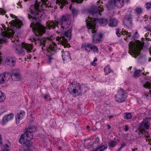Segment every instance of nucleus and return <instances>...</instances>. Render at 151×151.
Listing matches in <instances>:
<instances>
[{
	"label": "nucleus",
	"instance_id": "1",
	"mask_svg": "<svg viewBox=\"0 0 151 151\" xmlns=\"http://www.w3.org/2000/svg\"><path fill=\"white\" fill-rule=\"evenodd\" d=\"M10 16L12 18L15 19L9 22V24L10 26L8 24V22H6V23L7 24L8 27L4 28L5 31L0 34V42H6L7 37L9 35L11 36L12 34L14 33V30H18L23 25L22 22L17 18L15 15L11 14H10Z\"/></svg>",
	"mask_w": 151,
	"mask_h": 151
},
{
	"label": "nucleus",
	"instance_id": "2",
	"mask_svg": "<svg viewBox=\"0 0 151 151\" xmlns=\"http://www.w3.org/2000/svg\"><path fill=\"white\" fill-rule=\"evenodd\" d=\"M71 16L68 14H66L61 16V17L57 21L55 22H51L47 25V28L48 29H53L55 28L56 26L61 30L68 28L70 25L69 20Z\"/></svg>",
	"mask_w": 151,
	"mask_h": 151
},
{
	"label": "nucleus",
	"instance_id": "3",
	"mask_svg": "<svg viewBox=\"0 0 151 151\" xmlns=\"http://www.w3.org/2000/svg\"><path fill=\"white\" fill-rule=\"evenodd\" d=\"M99 2L98 1L97 2V5L93 6L91 7L89 10V13L91 15H89L87 19H91L93 21H96V22L98 21L99 23L101 26H105L109 22L108 20L105 19L101 18L98 19L96 17L100 14V12L103 10V6L101 5H98Z\"/></svg>",
	"mask_w": 151,
	"mask_h": 151
},
{
	"label": "nucleus",
	"instance_id": "4",
	"mask_svg": "<svg viewBox=\"0 0 151 151\" xmlns=\"http://www.w3.org/2000/svg\"><path fill=\"white\" fill-rule=\"evenodd\" d=\"M87 27L89 33L93 34L92 35V42L94 44H97L101 41L103 36L102 33L97 32V28L96 27V21L91 19H86V20Z\"/></svg>",
	"mask_w": 151,
	"mask_h": 151
},
{
	"label": "nucleus",
	"instance_id": "5",
	"mask_svg": "<svg viewBox=\"0 0 151 151\" xmlns=\"http://www.w3.org/2000/svg\"><path fill=\"white\" fill-rule=\"evenodd\" d=\"M47 7V5L46 2H44L41 4V5L39 4L32 6L30 8V14H28V18L35 20L40 19L44 14V10H46L45 8Z\"/></svg>",
	"mask_w": 151,
	"mask_h": 151
},
{
	"label": "nucleus",
	"instance_id": "6",
	"mask_svg": "<svg viewBox=\"0 0 151 151\" xmlns=\"http://www.w3.org/2000/svg\"><path fill=\"white\" fill-rule=\"evenodd\" d=\"M32 31L34 32L36 38H34V40L35 41L38 40L39 41L40 45L45 47V43L47 40L45 38L42 37L40 38L39 37V35L41 36L45 32V28L42 25L40 24L39 22L35 23H34L33 26L32 27Z\"/></svg>",
	"mask_w": 151,
	"mask_h": 151
},
{
	"label": "nucleus",
	"instance_id": "7",
	"mask_svg": "<svg viewBox=\"0 0 151 151\" xmlns=\"http://www.w3.org/2000/svg\"><path fill=\"white\" fill-rule=\"evenodd\" d=\"M14 46L16 52L22 55H24L25 50H26L27 52H30L32 51V48L30 44L24 42L20 44L15 43L14 45Z\"/></svg>",
	"mask_w": 151,
	"mask_h": 151
},
{
	"label": "nucleus",
	"instance_id": "8",
	"mask_svg": "<svg viewBox=\"0 0 151 151\" xmlns=\"http://www.w3.org/2000/svg\"><path fill=\"white\" fill-rule=\"evenodd\" d=\"M71 32V29H70L68 31L62 33L60 37H57L56 39L58 41L57 43L62 44L64 48L68 47L69 45L67 43L68 41L70 39Z\"/></svg>",
	"mask_w": 151,
	"mask_h": 151
},
{
	"label": "nucleus",
	"instance_id": "9",
	"mask_svg": "<svg viewBox=\"0 0 151 151\" xmlns=\"http://www.w3.org/2000/svg\"><path fill=\"white\" fill-rule=\"evenodd\" d=\"M68 89L69 92L73 95L76 94V95L78 96L81 93V85L77 82H73L68 86Z\"/></svg>",
	"mask_w": 151,
	"mask_h": 151
},
{
	"label": "nucleus",
	"instance_id": "10",
	"mask_svg": "<svg viewBox=\"0 0 151 151\" xmlns=\"http://www.w3.org/2000/svg\"><path fill=\"white\" fill-rule=\"evenodd\" d=\"M46 49L47 51V55L48 57V62L50 63L51 60L53 59L52 56L58 50H60V49H58L56 44L54 42H53L52 44L50 45L48 48Z\"/></svg>",
	"mask_w": 151,
	"mask_h": 151
},
{
	"label": "nucleus",
	"instance_id": "11",
	"mask_svg": "<svg viewBox=\"0 0 151 151\" xmlns=\"http://www.w3.org/2000/svg\"><path fill=\"white\" fill-rule=\"evenodd\" d=\"M130 45L132 46V53H130V55H131L132 57H134L136 58L138 56V55L141 52L143 46L141 45L139 46H137L135 44L132 43L131 42L129 43ZM129 47H130V45H129Z\"/></svg>",
	"mask_w": 151,
	"mask_h": 151
},
{
	"label": "nucleus",
	"instance_id": "12",
	"mask_svg": "<svg viewBox=\"0 0 151 151\" xmlns=\"http://www.w3.org/2000/svg\"><path fill=\"white\" fill-rule=\"evenodd\" d=\"M127 96L122 89L118 91V94L115 98V101L121 103L124 101Z\"/></svg>",
	"mask_w": 151,
	"mask_h": 151
},
{
	"label": "nucleus",
	"instance_id": "13",
	"mask_svg": "<svg viewBox=\"0 0 151 151\" xmlns=\"http://www.w3.org/2000/svg\"><path fill=\"white\" fill-rule=\"evenodd\" d=\"M149 128V126L147 123L144 121L141 122L138 128V129L136 130V132L139 134H144V132L145 130H147Z\"/></svg>",
	"mask_w": 151,
	"mask_h": 151
},
{
	"label": "nucleus",
	"instance_id": "14",
	"mask_svg": "<svg viewBox=\"0 0 151 151\" xmlns=\"http://www.w3.org/2000/svg\"><path fill=\"white\" fill-rule=\"evenodd\" d=\"M109 3L111 5L116 6L119 8H121L124 5V0H110Z\"/></svg>",
	"mask_w": 151,
	"mask_h": 151
},
{
	"label": "nucleus",
	"instance_id": "15",
	"mask_svg": "<svg viewBox=\"0 0 151 151\" xmlns=\"http://www.w3.org/2000/svg\"><path fill=\"white\" fill-rule=\"evenodd\" d=\"M21 75L18 70H13L11 75V78L13 81H18L21 79Z\"/></svg>",
	"mask_w": 151,
	"mask_h": 151
},
{
	"label": "nucleus",
	"instance_id": "16",
	"mask_svg": "<svg viewBox=\"0 0 151 151\" xmlns=\"http://www.w3.org/2000/svg\"><path fill=\"white\" fill-rule=\"evenodd\" d=\"M35 127H32L30 128L29 130L25 132V137H27L28 140L30 141L33 139V135L32 132H35Z\"/></svg>",
	"mask_w": 151,
	"mask_h": 151
},
{
	"label": "nucleus",
	"instance_id": "17",
	"mask_svg": "<svg viewBox=\"0 0 151 151\" xmlns=\"http://www.w3.org/2000/svg\"><path fill=\"white\" fill-rule=\"evenodd\" d=\"M6 60L7 63V65L12 67L14 66L16 62V58L14 56L7 57L6 58Z\"/></svg>",
	"mask_w": 151,
	"mask_h": 151
},
{
	"label": "nucleus",
	"instance_id": "18",
	"mask_svg": "<svg viewBox=\"0 0 151 151\" xmlns=\"http://www.w3.org/2000/svg\"><path fill=\"white\" fill-rule=\"evenodd\" d=\"M14 118V115L12 113L7 114L4 115L3 118L2 124H6L9 121L12 120Z\"/></svg>",
	"mask_w": 151,
	"mask_h": 151
},
{
	"label": "nucleus",
	"instance_id": "19",
	"mask_svg": "<svg viewBox=\"0 0 151 151\" xmlns=\"http://www.w3.org/2000/svg\"><path fill=\"white\" fill-rule=\"evenodd\" d=\"M10 76L8 73H4L0 74V84L6 82L9 79Z\"/></svg>",
	"mask_w": 151,
	"mask_h": 151
},
{
	"label": "nucleus",
	"instance_id": "20",
	"mask_svg": "<svg viewBox=\"0 0 151 151\" xmlns=\"http://www.w3.org/2000/svg\"><path fill=\"white\" fill-rule=\"evenodd\" d=\"M62 52V57L63 61H69L71 60V58L70 55L68 51H64V50H62L61 51Z\"/></svg>",
	"mask_w": 151,
	"mask_h": 151
},
{
	"label": "nucleus",
	"instance_id": "21",
	"mask_svg": "<svg viewBox=\"0 0 151 151\" xmlns=\"http://www.w3.org/2000/svg\"><path fill=\"white\" fill-rule=\"evenodd\" d=\"M93 45L89 43H85L81 47L82 49L88 52H89L92 50Z\"/></svg>",
	"mask_w": 151,
	"mask_h": 151
},
{
	"label": "nucleus",
	"instance_id": "22",
	"mask_svg": "<svg viewBox=\"0 0 151 151\" xmlns=\"http://www.w3.org/2000/svg\"><path fill=\"white\" fill-rule=\"evenodd\" d=\"M118 21L114 18H110L108 22L109 25L111 27H115L117 25Z\"/></svg>",
	"mask_w": 151,
	"mask_h": 151
},
{
	"label": "nucleus",
	"instance_id": "23",
	"mask_svg": "<svg viewBox=\"0 0 151 151\" xmlns=\"http://www.w3.org/2000/svg\"><path fill=\"white\" fill-rule=\"evenodd\" d=\"M132 15L130 14L129 15H127L125 17V19L127 22V24L129 27H131L132 25Z\"/></svg>",
	"mask_w": 151,
	"mask_h": 151
},
{
	"label": "nucleus",
	"instance_id": "24",
	"mask_svg": "<svg viewBox=\"0 0 151 151\" xmlns=\"http://www.w3.org/2000/svg\"><path fill=\"white\" fill-rule=\"evenodd\" d=\"M28 141H30L28 140L26 137H25V134H24L21 136V137L19 139V142L20 144L23 145L24 144Z\"/></svg>",
	"mask_w": 151,
	"mask_h": 151
},
{
	"label": "nucleus",
	"instance_id": "25",
	"mask_svg": "<svg viewBox=\"0 0 151 151\" xmlns=\"http://www.w3.org/2000/svg\"><path fill=\"white\" fill-rule=\"evenodd\" d=\"M108 148V146L107 145H100L98 148H96L94 151H104L105 150Z\"/></svg>",
	"mask_w": 151,
	"mask_h": 151
},
{
	"label": "nucleus",
	"instance_id": "26",
	"mask_svg": "<svg viewBox=\"0 0 151 151\" xmlns=\"http://www.w3.org/2000/svg\"><path fill=\"white\" fill-rule=\"evenodd\" d=\"M117 143V142L115 141H113V140L110 141L108 143L109 149L111 150L116 145Z\"/></svg>",
	"mask_w": 151,
	"mask_h": 151
},
{
	"label": "nucleus",
	"instance_id": "27",
	"mask_svg": "<svg viewBox=\"0 0 151 151\" xmlns=\"http://www.w3.org/2000/svg\"><path fill=\"white\" fill-rule=\"evenodd\" d=\"M141 72L142 71L141 70L137 69L134 72V74L133 75V77L135 78L139 77Z\"/></svg>",
	"mask_w": 151,
	"mask_h": 151
},
{
	"label": "nucleus",
	"instance_id": "28",
	"mask_svg": "<svg viewBox=\"0 0 151 151\" xmlns=\"http://www.w3.org/2000/svg\"><path fill=\"white\" fill-rule=\"evenodd\" d=\"M6 99L5 93L0 91V102H3Z\"/></svg>",
	"mask_w": 151,
	"mask_h": 151
},
{
	"label": "nucleus",
	"instance_id": "29",
	"mask_svg": "<svg viewBox=\"0 0 151 151\" xmlns=\"http://www.w3.org/2000/svg\"><path fill=\"white\" fill-rule=\"evenodd\" d=\"M143 86L144 88H149L150 89V88L151 86V81L150 80V81H147L145 84L143 85Z\"/></svg>",
	"mask_w": 151,
	"mask_h": 151
},
{
	"label": "nucleus",
	"instance_id": "30",
	"mask_svg": "<svg viewBox=\"0 0 151 151\" xmlns=\"http://www.w3.org/2000/svg\"><path fill=\"white\" fill-rule=\"evenodd\" d=\"M135 11L137 15H139L142 13V9L141 8H137L135 9Z\"/></svg>",
	"mask_w": 151,
	"mask_h": 151
},
{
	"label": "nucleus",
	"instance_id": "31",
	"mask_svg": "<svg viewBox=\"0 0 151 151\" xmlns=\"http://www.w3.org/2000/svg\"><path fill=\"white\" fill-rule=\"evenodd\" d=\"M28 142L24 146L25 147H26L25 148L29 149L30 148H32L33 146V142H30V141H28Z\"/></svg>",
	"mask_w": 151,
	"mask_h": 151
},
{
	"label": "nucleus",
	"instance_id": "32",
	"mask_svg": "<svg viewBox=\"0 0 151 151\" xmlns=\"http://www.w3.org/2000/svg\"><path fill=\"white\" fill-rule=\"evenodd\" d=\"M109 66V65H107L105 68L104 69V72L105 73V75H107L111 71V70L110 69Z\"/></svg>",
	"mask_w": 151,
	"mask_h": 151
},
{
	"label": "nucleus",
	"instance_id": "33",
	"mask_svg": "<svg viewBox=\"0 0 151 151\" xmlns=\"http://www.w3.org/2000/svg\"><path fill=\"white\" fill-rule=\"evenodd\" d=\"M72 6L71 5H70V10H71L72 11V14L73 16H76L77 15V14L78 11L77 10H76L75 9H72Z\"/></svg>",
	"mask_w": 151,
	"mask_h": 151
},
{
	"label": "nucleus",
	"instance_id": "34",
	"mask_svg": "<svg viewBox=\"0 0 151 151\" xmlns=\"http://www.w3.org/2000/svg\"><path fill=\"white\" fill-rule=\"evenodd\" d=\"M92 50H93L94 52L98 53L99 52V49L97 46L95 45H93L92 46Z\"/></svg>",
	"mask_w": 151,
	"mask_h": 151
},
{
	"label": "nucleus",
	"instance_id": "35",
	"mask_svg": "<svg viewBox=\"0 0 151 151\" xmlns=\"http://www.w3.org/2000/svg\"><path fill=\"white\" fill-rule=\"evenodd\" d=\"M124 118L126 119H129L132 118L131 114L130 113H126L125 114Z\"/></svg>",
	"mask_w": 151,
	"mask_h": 151
},
{
	"label": "nucleus",
	"instance_id": "36",
	"mask_svg": "<svg viewBox=\"0 0 151 151\" xmlns=\"http://www.w3.org/2000/svg\"><path fill=\"white\" fill-rule=\"evenodd\" d=\"M25 148V147H23L21 148V151H33V150L31 149Z\"/></svg>",
	"mask_w": 151,
	"mask_h": 151
},
{
	"label": "nucleus",
	"instance_id": "37",
	"mask_svg": "<svg viewBox=\"0 0 151 151\" xmlns=\"http://www.w3.org/2000/svg\"><path fill=\"white\" fill-rule=\"evenodd\" d=\"M146 8L147 10L150 9L151 8V2L150 3H147L146 4Z\"/></svg>",
	"mask_w": 151,
	"mask_h": 151
},
{
	"label": "nucleus",
	"instance_id": "38",
	"mask_svg": "<svg viewBox=\"0 0 151 151\" xmlns=\"http://www.w3.org/2000/svg\"><path fill=\"white\" fill-rule=\"evenodd\" d=\"M16 117L19 119H22L23 118V116L19 113H18L17 114L16 116Z\"/></svg>",
	"mask_w": 151,
	"mask_h": 151
},
{
	"label": "nucleus",
	"instance_id": "39",
	"mask_svg": "<svg viewBox=\"0 0 151 151\" xmlns=\"http://www.w3.org/2000/svg\"><path fill=\"white\" fill-rule=\"evenodd\" d=\"M120 29H116V34L117 36L119 37H120L121 35V34L120 33Z\"/></svg>",
	"mask_w": 151,
	"mask_h": 151
},
{
	"label": "nucleus",
	"instance_id": "40",
	"mask_svg": "<svg viewBox=\"0 0 151 151\" xmlns=\"http://www.w3.org/2000/svg\"><path fill=\"white\" fill-rule=\"evenodd\" d=\"M129 33L127 32H121V34H122L123 35H125L126 34L127 36V35H128L129 37H130V36H129Z\"/></svg>",
	"mask_w": 151,
	"mask_h": 151
},
{
	"label": "nucleus",
	"instance_id": "41",
	"mask_svg": "<svg viewBox=\"0 0 151 151\" xmlns=\"http://www.w3.org/2000/svg\"><path fill=\"white\" fill-rule=\"evenodd\" d=\"M21 119H19L18 118H17L16 117V122L17 124H18L20 122V121Z\"/></svg>",
	"mask_w": 151,
	"mask_h": 151
},
{
	"label": "nucleus",
	"instance_id": "42",
	"mask_svg": "<svg viewBox=\"0 0 151 151\" xmlns=\"http://www.w3.org/2000/svg\"><path fill=\"white\" fill-rule=\"evenodd\" d=\"M75 1L78 3H81L83 2V0H75Z\"/></svg>",
	"mask_w": 151,
	"mask_h": 151
},
{
	"label": "nucleus",
	"instance_id": "43",
	"mask_svg": "<svg viewBox=\"0 0 151 151\" xmlns=\"http://www.w3.org/2000/svg\"><path fill=\"white\" fill-rule=\"evenodd\" d=\"M19 114L21 115H22L23 116L25 114V111H21V112L19 113Z\"/></svg>",
	"mask_w": 151,
	"mask_h": 151
},
{
	"label": "nucleus",
	"instance_id": "44",
	"mask_svg": "<svg viewBox=\"0 0 151 151\" xmlns=\"http://www.w3.org/2000/svg\"><path fill=\"white\" fill-rule=\"evenodd\" d=\"M126 145V144L124 142H123L121 144V148H122L124 146H125Z\"/></svg>",
	"mask_w": 151,
	"mask_h": 151
},
{
	"label": "nucleus",
	"instance_id": "45",
	"mask_svg": "<svg viewBox=\"0 0 151 151\" xmlns=\"http://www.w3.org/2000/svg\"><path fill=\"white\" fill-rule=\"evenodd\" d=\"M50 97V96L48 94H46L44 97V98L45 99H47L48 97Z\"/></svg>",
	"mask_w": 151,
	"mask_h": 151
},
{
	"label": "nucleus",
	"instance_id": "46",
	"mask_svg": "<svg viewBox=\"0 0 151 151\" xmlns=\"http://www.w3.org/2000/svg\"><path fill=\"white\" fill-rule=\"evenodd\" d=\"M125 128L124 129V131L126 132L127 131L129 130V127L127 125H125Z\"/></svg>",
	"mask_w": 151,
	"mask_h": 151
},
{
	"label": "nucleus",
	"instance_id": "47",
	"mask_svg": "<svg viewBox=\"0 0 151 151\" xmlns=\"http://www.w3.org/2000/svg\"><path fill=\"white\" fill-rule=\"evenodd\" d=\"M144 134H145V136H147L148 134V132L145 131V132H144Z\"/></svg>",
	"mask_w": 151,
	"mask_h": 151
},
{
	"label": "nucleus",
	"instance_id": "48",
	"mask_svg": "<svg viewBox=\"0 0 151 151\" xmlns=\"http://www.w3.org/2000/svg\"><path fill=\"white\" fill-rule=\"evenodd\" d=\"M65 5V4L64 3L61 4V5L60 7V8L61 9H62L63 8V6Z\"/></svg>",
	"mask_w": 151,
	"mask_h": 151
},
{
	"label": "nucleus",
	"instance_id": "49",
	"mask_svg": "<svg viewBox=\"0 0 151 151\" xmlns=\"http://www.w3.org/2000/svg\"><path fill=\"white\" fill-rule=\"evenodd\" d=\"M91 64L94 66H96V64L94 62H92Z\"/></svg>",
	"mask_w": 151,
	"mask_h": 151
},
{
	"label": "nucleus",
	"instance_id": "50",
	"mask_svg": "<svg viewBox=\"0 0 151 151\" xmlns=\"http://www.w3.org/2000/svg\"><path fill=\"white\" fill-rule=\"evenodd\" d=\"M114 116L113 115H110L109 117V119H111L113 118L114 117Z\"/></svg>",
	"mask_w": 151,
	"mask_h": 151
},
{
	"label": "nucleus",
	"instance_id": "51",
	"mask_svg": "<svg viewBox=\"0 0 151 151\" xmlns=\"http://www.w3.org/2000/svg\"><path fill=\"white\" fill-rule=\"evenodd\" d=\"M97 61V58L96 57H95V58H94V59L93 60V62H95L96 61Z\"/></svg>",
	"mask_w": 151,
	"mask_h": 151
},
{
	"label": "nucleus",
	"instance_id": "52",
	"mask_svg": "<svg viewBox=\"0 0 151 151\" xmlns=\"http://www.w3.org/2000/svg\"><path fill=\"white\" fill-rule=\"evenodd\" d=\"M2 142V139L1 137V135L0 134V144H1Z\"/></svg>",
	"mask_w": 151,
	"mask_h": 151
},
{
	"label": "nucleus",
	"instance_id": "53",
	"mask_svg": "<svg viewBox=\"0 0 151 151\" xmlns=\"http://www.w3.org/2000/svg\"><path fill=\"white\" fill-rule=\"evenodd\" d=\"M5 147L6 148H8L9 147V146L7 144H6L5 145Z\"/></svg>",
	"mask_w": 151,
	"mask_h": 151
},
{
	"label": "nucleus",
	"instance_id": "54",
	"mask_svg": "<svg viewBox=\"0 0 151 151\" xmlns=\"http://www.w3.org/2000/svg\"><path fill=\"white\" fill-rule=\"evenodd\" d=\"M107 127L109 129H111V127L108 124V126H107Z\"/></svg>",
	"mask_w": 151,
	"mask_h": 151
},
{
	"label": "nucleus",
	"instance_id": "55",
	"mask_svg": "<svg viewBox=\"0 0 151 151\" xmlns=\"http://www.w3.org/2000/svg\"><path fill=\"white\" fill-rule=\"evenodd\" d=\"M2 151H9V150L7 149H4Z\"/></svg>",
	"mask_w": 151,
	"mask_h": 151
},
{
	"label": "nucleus",
	"instance_id": "56",
	"mask_svg": "<svg viewBox=\"0 0 151 151\" xmlns=\"http://www.w3.org/2000/svg\"><path fill=\"white\" fill-rule=\"evenodd\" d=\"M146 29L148 31H150V29L149 28H146Z\"/></svg>",
	"mask_w": 151,
	"mask_h": 151
},
{
	"label": "nucleus",
	"instance_id": "57",
	"mask_svg": "<svg viewBox=\"0 0 151 151\" xmlns=\"http://www.w3.org/2000/svg\"><path fill=\"white\" fill-rule=\"evenodd\" d=\"M129 1V0H125V1L127 3H128Z\"/></svg>",
	"mask_w": 151,
	"mask_h": 151
},
{
	"label": "nucleus",
	"instance_id": "58",
	"mask_svg": "<svg viewBox=\"0 0 151 151\" xmlns=\"http://www.w3.org/2000/svg\"><path fill=\"white\" fill-rule=\"evenodd\" d=\"M99 137H97L96 138V140L99 141Z\"/></svg>",
	"mask_w": 151,
	"mask_h": 151
},
{
	"label": "nucleus",
	"instance_id": "59",
	"mask_svg": "<svg viewBox=\"0 0 151 151\" xmlns=\"http://www.w3.org/2000/svg\"><path fill=\"white\" fill-rule=\"evenodd\" d=\"M137 148L136 149H132V151H135L136 150H137Z\"/></svg>",
	"mask_w": 151,
	"mask_h": 151
},
{
	"label": "nucleus",
	"instance_id": "60",
	"mask_svg": "<svg viewBox=\"0 0 151 151\" xmlns=\"http://www.w3.org/2000/svg\"><path fill=\"white\" fill-rule=\"evenodd\" d=\"M41 48L42 49V50H46L45 49H44L43 47H42Z\"/></svg>",
	"mask_w": 151,
	"mask_h": 151
},
{
	"label": "nucleus",
	"instance_id": "61",
	"mask_svg": "<svg viewBox=\"0 0 151 151\" xmlns=\"http://www.w3.org/2000/svg\"><path fill=\"white\" fill-rule=\"evenodd\" d=\"M149 33H146V34H145V35H145L146 36H147L149 35Z\"/></svg>",
	"mask_w": 151,
	"mask_h": 151
},
{
	"label": "nucleus",
	"instance_id": "62",
	"mask_svg": "<svg viewBox=\"0 0 151 151\" xmlns=\"http://www.w3.org/2000/svg\"><path fill=\"white\" fill-rule=\"evenodd\" d=\"M122 148H121V147H120V148H119V149L118 150H119V151H120V150H121V149Z\"/></svg>",
	"mask_w": 151,
	"mask_h": 151
},
{
	"label": "nucleus",
	"instance_id": "63",
	"mask_svg": "<svg viewBox=\"0 0 151 151\" xmlns=\"http://www.w3.org/2000/svg\"><path fill=\"white\" fill-rule=\"evenodd\" d=\"M142 58V57H141V56H139V57H138V59H140V58Z\"/></svg>",
	"mask_w": 151,
	"mask_h": 151
},
{
	"label": "nucleus",
	"instance_id": "64",
	"mask_svg": "<svg viewBox=\"0 0 151 151\" xmlns=\"http://www.w3.org/2000/svg\"><path fill=\"white\" fill-rule=\"evenodd\" d=\"M137 34H138V32H135V35H137Z\"/></svg>",
	"mask_w": 151,
	"mask_h": 151
}]
</instances>
